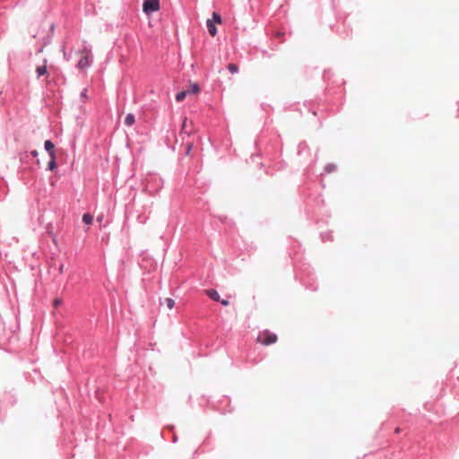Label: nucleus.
I'll return each mask as SVG.
<instances>
[{
	"label": "nucleus",
	"mask_w": 459,
	"mask_h": 459,
	"mask_svg": "<svg viewBox=\"0 0 459 459\" xmlns=\"http://www.w3.org/2000/svg\"><path fill=\"white\" fill-rule=\"evenodd\" d=\"M200 92V86L197 82H191L186 90L181 91L176 95V100L181 102L186 96L196 95Z\"/></svg>",
	"instance_id": "nucleus-1"
},
{
	"label": "nucleus",
	"mask_w": 459,
	"mask_h": 459,
	"mask_svg": "<svg viewBox=\"0 0 459 459\" xmlns=\"http://www.w3.org/2000/svg\"><path fill=\"white\" fill-rule=\"evenodd\" d=\"M215 23L221 24V17L219 13H212V19H208L206 22V25L208 28V31L212 37H214L217 33V30L215 27Z\"/></svg>",
	"instance_id": "nucleus-2"
},
{
	"label": "nucleus",
	"mask_w": 459,
	"mask_h": 459,
	"mask_svg": "<svg viewBox=\"0 0 459 459\" xmlns=\"http://www.w3.org/2000/svg\"><path fill=\"white\" fill-rule=\"evenodd\" d=\"M160 8V0H145L143 4V11L146 14L158 12Z\"/></svg>",
	"instance_id": "nucleus-3"
},
{
	"label": "nucleus",
	"mask_w": 459,
	"mask_h": 459,
	"mask_svg": "<svg viewBox=\"0 0 459 459\" xmlns=\"http://www.w3.org/2000/svg\"><path fill=\"white\" fill-rule=\"evenodd\" d=\"M192 131H193V123L186 117H185L183 123H182V129H181V133H180L182 141L185 140V136H187V138H191Z\"/></svg>",
	"instance_id": "nucleus-4"
},
{
	"label": "nucleus",
	"mask_w": 459,
	"mask_h": 459,
	"mask_svg": "<svg viewBox=\"0 0 459 459\" xmlns=\"http://www.w3.org/2000/svg\"><path fill=\"white\" fill-rule=\"evenodd\" d=\"M90 55H91V51L89 49H87V48L82 49V56L78 62L79 68L83 69L90 65V63H91Z\"/></svg>",
	"instance_id": "nucleus-5"
},
{
	"label": "nucleus",
	"mask_w": 459,
	"mask_h": 459,
	"mask_svg": "<svg viewBox=\"0 0 459 459\" xmlns=\"http://www.w3.org/2000/svg\"><path fill=\"white\" fill-rule=\"evenodd\" d=\"M193 145H194V139L188 138V140L183 141L182 146L185 149L184 152H185L186 156L191 155V151H192Z\"/></svg>",
	"instance_id": "nucleus-6"
},
{
	"label": "nucleus",
	"mask_w": 459,
	"mask_h": 459,
	"mask_svg": "<svg viewBox=\"0 0 459 459\" xmlns=\"http://www.w3.org/2000/svg\"><path fill=\"white\" fill-rule=\"evenodd\" d=\"M44 145H45V149L48 152L50 158L55 159L56 156H55V152H54V148H55L54 143L51 141L47 140L45 142Z\"/></svg>",
	"instance_id": "nucleus-7"
},
{
	"label": "nucleus",
	"mask_w": 459,
	"mask_h": 459,
	"mask_svg": "<svg viewBox=\"0 0 459 459\" xmlns=\"http://www.w3.org/2000/svg\"><path fill=\"white\" fill-rule=\"evenodd\" d=\"M206 294L215 301H220V295L215 290H206Z\"/></svg>",
	"instance_id": "nucleus-8"
},
{
	"label": "nucleus",
	"mask_w": 459,
	"mask_h": 459,
	"mask_svg": "<svg viewBox=\"0 0 459 459\" xmlns=\"http://www.w3.org/2000/svg\"><path fill=\"white\" fill-rule=\"evenodd\" d=\"M82 221L85 223V224H91L92 221H93V217L92 215H91L90 213H84L82 215Z\"/></svg>",
	"instance_id": "nucleus-9"
},
{
	"label": "nucleus",
	"mask_w": 459,
	"mask_h": 459,
	"mask_svg": "<svg viewBox=\"0 0 459 459\" xmlns=\"http://www.w3.org/2000/svg\"><path fill=\"white\" fill-rule=\"evenodd\" d=\"M37 74H38V77H40L44 74H47V68H46V65H42V66H39L37 67V70H36Z\"/></svg>",
	"instance_id": "nucleus-10"
},
{
	"label": "nucleus",
	"mask_w": 459,
	"mask_h": 459,
	"mask_svg": "<svg viewBox=\"0 0 459 459\" xmlns=\"http://www.w3.org/2000/svg\"><path fill=\"white\" fill-rule=\"evenodd\" d=\"M164 303L166 304L167 307L169 309H172L175 306V301L174 299H170V298H167L165 299L164 300Z\"/></svg>",
	"instance_id": "nucleus-11"
},
{
	"label": "nucleus",
	"mask_w": 459,
	"mask_h": 459,
	"mask_svg": "<svg viewBox=\"0 0 459 459\" xmlns=\"http://www.w3.org/2000/svg\"><path fill=\"white\" fill-rule=\"evenodd\" d=\"M134 123V117H126L124 124L126 126H131Z\"/></svg>",
	"instance_id": "nucleus-12"
},
{
	"label": "nucleus",
	"mask_w": 459,
	"mask_h": 459,
	"mask_svg": "<svg viewBox=\"0 0 459 459\" xmlns=\"http://www.w3.org/2000/svg\"><path fill=\"white\" fill-rule=\"evenodd\" d=\"M50 159H51V160H50V161L48 162V169H49L50 170H54V169H56V161H55V159H53V158H50Z\"/></svg>",
	"instance_id": "nucleus-13"
},
{
	"label": "nucleus",
	"mask_w": 459,
	"mask_h": 459,
	"mask_svg": "<svg viewBox=\"0 0 459 459\" xmlns=\"http://www.w3.org/2000/svg\"><path fill=\"white\" fill-rule=\"evenodd\" d=\"M61 303H62V300H61V299H56L54 300V302H53V305H54V307H57L58 306H60V305H61Z\"/></svg>",
	"instance_id": "nucleus-14"
},
{
	"label": "nucleus",
	"mask_w": 459,
	"mask_h": 459,
	"mask_svg": "<svg viewBox=\"0 0 459 459\" xmlns=\"http://www.w3.org/2000/svg\"><path fill=\"white\" fill-rule=\"evenodd\" d=\"M220 302L223 305V306H228L229 305V301L227 299H220Z\"/></svg>",
	"instance_id": "nucleus-15"
},
{
	"label": "nucleus",
	"mask_w": 459,
	"mask_h": 459,
	"mask_svg": "<svg viewBox=\"0 0 459 459\" xmlns=\"http://www.w3.org/2000/svg\"><path fill=\"white\" fill-rule=\"evenodd\" d=\"M86 90H84L82 92V97L85 98L86 97Z\"/></svg>",
	"instance_id": "nucleus-16"
},
{
	"label": "nucleus",
	"mask_w": 459,
	"mask_h": 459,
	"mask_svg": "<svg viewBox=\"0 0 459 459\" xmlns=\"http://www.w3.org/2000/svg\"><path fill=\"white\" fill-rule=\"evenodd\" d=\"M32 154H33L34 156H36V155H37V152H36V151H35V152H32Z\"/></svg>",
	"instance_id": "nucleus-17"
}]
</instances>
